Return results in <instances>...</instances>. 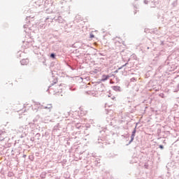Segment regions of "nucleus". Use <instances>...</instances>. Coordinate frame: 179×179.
<instances>
[{
    "mask_svg": "<svg viewBox=\"0 0 179 179\" xmlns=\"http://www.w3.org/2000/svg\"><path fill=\"white\" fill-rule=\"evenodd\" d=\"M43 65H47V64H45V59H43Z\"/></svg>",
    "mask_w": 179,
    "mask_h": 179,
    "instance_id": "5701e85b",
    "label": "nucleus"
},
{
    "mask_svg": "<svg viewBox=\"0 0 179 179\" xmlns=\"http://www.w3.org/2000/svg\"><path fill=\"white\" fill-rule=\"evenodd\" d=\"M20 130H22V128H20Z\"/></svg>",
    "mask_w": 179,
    "mask_h": 179,
    "instance_id": "f704fd0d",
    "label": "nucleus"
},
{
    "mask_svg": "<svg viewBox=\"0 0 179 179\" xmlns=\"http://www.w3.org/2000/svg\"><path fill=\"white\" fill-rule=\"evenodd\" d=\"M136 134V129H134L131 133V140L129 141V143L127 144V146H128V145H131V143H132V142H134V139H135Z\"/></svg>",
    "mask_w": 179,
    "mask_h": 179,
    "instance_id": "f257e3e1",
    "label": "nucleus"
},
{
    "mask_svg": "<svg viewBox=\"0 0 179 179\" xmlns=\"http://www.w3.org/2000/svg\"><path fill=\"white\" fill-rule=\"evenodd\" d=\"M68 66H69V68L71 69V71H75V69H76L72 67V66H71V65H68Z\"/></svg>",
    "mask_w": 179,
    "mask_h": 179,
    "instance_id": "2eb2a0df",
    "label": "nucleus"
},
{
    "mask_svg": "<svg viewBox=\"0 0 179 179\" xmlns=\"http://www.w3.org/2000/svg\"><path fill=\"white\" fill-rule=\"evenodd\" d=\"M112 89L115 92H121V87H120V86H113Z\"/></svg>",
    "mask_w": 179,
    "mask_h": 179,
    "instance_id": "7ed1b4c3",
    "label": "nucleus"
},
{
    "mask_svg": "<svg viewBox=\"0 0 179 179\" xmlns=\"http://www.w3.org/2000/svg\"><path fill=\"white\" fill-rule=\"evenodd\" d=\"M69 90H71V92H74L75 88H72V87H70Z\"/></svg>",
    "mask_w": 179,
    "mask_h": 179,
    "instance_id": "a211bd4d",
    "label": "nucleus"
},
{
    "mask_svg": "<svg viewBox=\"0 0 179 179\" xmlns=\"http://www.w3.org/2000/svg\"><path fill=\"white\" fill-rule=\"evenodd\" d=\"M57 82H58V80H55L54 83L55 84V83H57Z\"/></svg>",
    "mask_w": 179,
    "mask_h": 179,
    "instance_id": "393cba45",
    "label": "nucleus"
},
{
    "mask_svg": "<svg viewBox=\"0 0 179 179\" xmlns=\"http://www.w3.org/2000/svg\"><path fill=\"white\" fill-rule=\"evenodd\" d=\"M40 136H41V134L40 133H37L35 135V138H37L38 141L40 140Z\"/></svg>",
    "mask_w": 179,
    "mask_h": 179,
    "instance_id": "9d476101",
    "label": "nucleus"
},
{
    "mask_svg": "<svg viewBox=\"0 0 179 179\" xmlns=\"http://www.w3.org/2000/svg\"><path fill=\"white\" fill-rule=\"evenodd\" d=\"M128 62L125 64H124V65H122L120 68H119V69H122V68H124V66H127V65H128Z\"/></svg>",
    "mask_w": 179,
    "mask_h": 179,
    "instance_id": "ddd939ff",
    "label": "nucleus"
},
{
    "mask_svg": "<svg viewBox=\"0 0 179 179\" xmlns=\"http://www.w3.org/2000/svg\"><path fill=\"white\" fill-rule=\"evenodd\" d=\"M54 84H51L50 86H49V88L51 87Z\"/></svg>",
    "mask_w": 179,
    "mask_h": 179,
    "instance_id": "c85d7f7f",
    "label": "nucleus"
},
{
    "mask_svg": "<svg viewBox=\"0 0 179 179\" xmlns=\"http://www.w3.org/2000/svg\"><path fill=\"white\" fill-rule=\"evenodd\" d=\"M162 52H163V50L161 52H156L154 53V55H155V57L157 58V57H159V55H162Z\"/></svg>",
    "mask_w": 179,
    "mask_h": 179,
    "instance_id": "423d86ee",
    "label": "nucleus"
},
{
    "mask_svg": "<svg viewBox=\"0 0 179 179\" xmlns=\"http://www.w3.org/2000/svg\"><path fill=\"white\" fill-rule=\"evenodd\" d=\"M31 141L33 142V141H34L32 138H31Z\"/></svg>",
    "mask_w": 179,
    "mask_h": 179,
    "instance_id": "2f4dec72",
    "label": "nucleus"
},
{
    "mask_svg": "<svg viewBox=\"0 0 179 179\" xmlns=\"http://www.w3.org/2000/svg\"><path fill=\"white\" fill-rule=\"evenodd\" d=\"M137 127H138V123L136 124V126H135V127H134V129L136 130Z\"/></svg>",
    "mask_w": 179,
    "mask_h": 179,
    "instance_id": "b1692460",
    "label": "nucleus"
},
{
    "mask_svg": "<svg viewBox=\"0 0 179 179\" xmlns=\"http://www.w3.org/2000/svg\"><path fill=\"white\" fill-rule=\"evenodd\" d=\"M110 79V76L108 75H103L101 79V82H106V80Z\"/></svg>",
    "mask_w": 179,
    "mask_h": 179,
    "instance_id": "f03ea898",
    "label": "nucleus"
},
{
    "mask_svg": "<svg viewBox=\"0 0 179 179\" xmlns=\"http://www.w3.org/2000/svg\"><path fill=\"white\" fill-rule=\"evenodd\" d=\"M24 134L26 135V130H24Z\"/></svg>",
    "mask_w": 179,
    "mask_h": 179,
    "instance_id": "7c9ffc66",
    "label": "nucleus"
},
{
    "mask_svg": "<svg viewBox=\"0 0 179 179\" xmlns=\"http://www.w3.org/2000/svg\"><path fill=\"white\" fill-rule=\"evenodd\" d=\"M90 38H94V35L93 34H90Z\"/></svg>",
    "mask_w": 179,
    "mask_h": 179,
    "instance_id": "f3484780",
    "label": "nucleus"
},
{
    "mask_svg": "<svg viewBox=\"0 0 179 179\" xmlns=\"http://www.w3.org/2000/svg\"><path fill=\"white\" fill-rule=\"evenodd\" d=\"M101 87H104V84H101Z\"/></svg>",
    "mask_w": 179,
    "mask_h": 179,
    "instance_id": "a878e982",
    "label": "nucleus"
},
{
    "mask_svg": "<svg viewBox=\"0 0 179 179\" xmlns=\"http://www.w3.org/2000/svg\"><path fill=\"white\" fill-rule=\"evenodd\" d=\"M34 106H36V107H37L38 108H40V107H39L40 103H38V102H35V103H34Z\"/></svg>",
    "mask_w": 179,
    "mask_h": 179,
    "instance_id": "f8f14e48",
    "label": "nucleus"
},
{
    "mask_svg": "<svg viewBox=\"0 0 179 179\" xmlns=\"http://www.w3.org/2000/svg\"><path fill=\"white\" fill-rule=\"evenodd\" d=\"M146 48H147V50H149L150 48V47H147Z\"/></svg>",
    "mask_w": 179,
    "mask_h": 179,
    "instance_id": "c756f323",
    "label": "nucleus"
},
{
    "mask_svg": "<svg viewBox=\"0 0 179 179\" xmlns=\"http://www.w3.org/2000/svg\"><path fill=\"white\" fill-rule=\"evenodd\" d=\"M159 149H161V150H163V149H164V145H159Z\"/></svg>",
    "mask_w": 179,
    "mask_h": 179,
    "instance_id": "4468645a",
    "label": "nucleus"
},
{
    "mask_svg": "<svg viewBox=\"0 0 179 179\" xmlns=\"http://www.w3.org/2000/svg\"><path fill=\"white\" fill-rule=\"evenodd\" d=\"M13 174V173H12L10 172V173H8V177H12Z\"/></svg>",
    "mask_w": 179,
    "mask_h": 179,
    "instance_id": "412c9836",
    "label": "nucleus"
},
{
    "mask_svg": "<svg viewBox=\"0 0 179 179\" xmlns=\"http://www.w3.org/2000/svg\"><path fill=\"white\" fill-rule=\"evenodd\" d=\"M26 157H27L26 155H22V157H24V158H26Z\"/></svg>",
    "mask_w": 179,
    "mask_h": 179,
    "instance_id": "bb28decb",
    "label": "nucleus"
},
{
    "mask_svg": "<svg viewBox=\"0 0 179 179\" xmlns=\"http://www.w3.org/2000/svg\"><path fill=\"white\" fill-rule=\"evenodd\" d=\"M42 107L43 108H45V110H50V111H51V108H52V104H48L47 106H42Z\"/></svg>",
    "mask_w": 179,
    "mask_h": 179,
    "instance_id": "39448f33",
    "label": "nucleus"
},
{
    "mask_svg": "<svg viewBox=\"0 0 179 179\" xmlns=\"http://www.w3.org/2000/svg\"><path fill=\"white\" fill-rule=\"evenodd\" d=\"M135 80H136V78H131L130 79V81H131V82H135Z\"/></svg>",
    "mask_w": 179,
    "mask_h": 179,
    "instance_id": "dca6fc26",
    "label": "nucleus"
},
{
    "mask_svg": "<svg viewBox=\"0 0 179 179\" xmlns=\"http://www.w3.org/2000/svg\"><path fill=\"white\" fill-rule=\"evenodd\" d=\"M179 92V83H178V84L177 85L176 88L175 90H174V93H177V92Z\"/></svg>",
    "mask_w": 179,
    "mask_h": 179,
    "instance_id": "1a4fd4ad",
    "label": "nucleus"
},
{
    "mask_svg": "<svg viewBox=\"0 0 179 179\" xmlns=\"http://www.w3.org/2000/svg\"><path fill=\"white\" fill-rule=\"evenodd\" d=\"M61 69V65L59 64V70Z\"/></svg>",
    "mask_w": 179,
    "mask_h": 179,
    "instance_id": "cd10ccee",
    "label": "nucleus"
},
{
    "mask_svg": "<svg viewBox=\"0 0 179 179\" xmlns=\"http://www.w3.org/2000/svg\"><path fill=\"white\" fill-rule=\"evenodd\" d=\"M2 136V134H0V141H3L4 138L3 137H1Z\"/></svg>",
    "mask_w": 179,
    "mask_h": 179,
    "instance_id": "aec40b11",
    "label": "nucleus"
},
{
    "mask_svg": "<svg viewBox=\"0 0 179 179\" xmlns=\"http://www.w3.org/2000/svg\"><path fill=\"white\" fill-rule=\"evenodd\" d=\"M115 72H118V71H115Z\"/></svg>",
    "mask_w": 179,
    "mask_h": 179,
    "instance_id": "473e14b6",
    "label": "nucleus"
},
{
    "mask_svg": "<svg viewBox=\"0 0 179 179\" xmlns=\"http://www.w3.org/2000/svg\"><path fill=\"white\" fill-rule=\"evenodd\" d=\"M29 60L27 59H23L20 61L21 65H27Z\"/></svg>",
    "mask_w": 179,
    "mask_h": 179,
    "instance_id": "20e7f679",
    "label": "nucleus"
},
{
    "mask_svg": "<svg viewBox=\"0 0 179 179\" xmlns=\"http://www.w3.org/2000/svg\"><path fill=\"white\" fill-rule=\"evenodd\" d=\"M57 45L53 46V50H55V51H58V49H57Z\"/></svg>",
    "mask_w": 179,
    "mask_h": 179,
    "instance_id": "6ab92c4d",
    "label": "nucleus"
},
{
    "mask_svg": "<svg viewBox=\"0 0 179 179\" xmlns=\"http://www.w3.org/2000/svg\"><path fill=\"white\" fill-rule=\"evenodd\" d=\"M99 160H100V159H96V163H100Z\"/></svg>",
    "mask_w": 179,
    "mask_h": 179,
    "instance_id": "4be33fe9",
    "label": "nucleus"
},
{
    "mask_svg": "<svg viewBox=\"0 0 179 179\" xmlns=\"http://www.w3.org/2000/svg\"><path fill=\"white\" fill-rule=\"evenodd\" d=\"M56 57H57V55H55V53L50 54V58H52V59H55Z\"/></svg>",
    "mask_w": 179,
    "mask_h": 179,
    "instance_id": "6e6552de",
    "label": "nucleus"
},
{
    "mask_svg": "<svg viewBox=\"0 0 179 179\" xmlns=\"http://www.w3.org/2000/svg\"><path fill=\"white\" fill-rule=\"evenodd\" d=\"M46 176H47V173L43 172V173L40 175V177H41V178L44 179V178H45Z\"/></svg>",
    "mask_w": 179,
    "mask_h": 179,
    "instance_id": "0eeeda50",
    "label": "nucleus"
},
{
    "mask_svg": "<svg viewBox=\"0 0 179 179\" xmlns=\"http://www.w3.org/2000/svg\"><path fill=\"white\" fill-rule=\"evenodd\" d=\"M33 48H34V52L35 54H38V51H37V49H36L37 48V46H34Z\"/></svg>",
    "mask_w": 179,
    "mask_h": 179,
    "instance_id": "9b49d317",
    "label": "nucleus"
},
{
    "mask_svg": "<svg viewBox=\"0 0 179 179\" xmlns=\"http://www.w3.org/2000/svg\"><path fill=\"white\" fill-rule=\"evenodd\" d=\"M48 90H49L48 89V90H47V92H48Z\"/></svg>",
    "mask_w": 179,
    "mask_h": 179,
    "instance_id": "72a5a7b5",
    "label": "nucleus"
}]
</instances>
